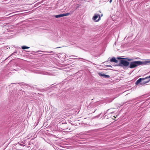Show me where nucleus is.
Returning <instances> with one entry per match:
<instances>
[{"mask_svg": "<svg viewBox=\"0 0 150 150\" xmlns=\"http://www.w3.org/2000/svg\"><path fill=\"white\" fill-rule=\"evenodd\" d=\"M117 59H121V58L120 57H118V58H117Z\"/></svg>", "mask_w": 150, "mask_h": 150, "instance_id": "dca6fc26", "label": "nucleus"}, {"mask_svg": "<svg viewBox=\"0 0 150 150\" xmlns=\"http://www.w3.org/2000/svg\"><path fill=\"white\" fill-rule=\"evenodd\" d=\"M112 0H110L109 2L111 3L112 2Z\"/></svg>", "mask_w": 150, "mask_h": 150, "instance_id": "f3484780", "label": "nucleus"}, {"mask_svg": "<svg viewBox=\"0 0 150 150\" xmlns=\"http://www.w3.org/2000/svg\"><path fill=\"white\" fill-rule=\"evenodd\" d=\"M47 75H51L48 72H47Z\"/></svg>", "mask_w": 150, "mask_h": 150, "instance_id": "a211bd4d", "label": "nucleus"}, {"mask_svg": "<svg viewBox=\"0 0 150 150\" xmlns=\"http://www.w3.org/2000/svg\"><path fill=\"white\" fill-rule=\"evenodd\" d=\"M142 65H144L147 64H150V60H146L143 62H142Z\"/></svg>", "mask_w": 150, "mask_h": 150, "instance_id": "0eeeda50", "label": "nucleus"}, {"mask_svg": "<svg viewBox=\"0 0 150 150\" xmlns=\"http://www.w3.org/2000/svg\"><path fill=\"white\" fill-rule=\"evenodd\" d=\"M62 14V17H63V16H68V15H69L70 14V13H63V14Z\"/></svg>", "mask_w": 150, "mask_h": 150, "instance_id": "9d476101", "label": "nucleus"}, {"mask_svg": "<svg viewBox=\"0 0 150 150\" xmlns=\"http://www.w3.org/2000/svg\"><path fill=\"white\" fill-rule=\"evenodd\" d=\"M150 81V75L145 78H139L137 81L135 83L136 85H137L140 83V85H144L148 83Z\"/></svg>", "mask_w": 150, "mask_h": 150, "instance_id": "f257e3e1", "label": "nucleus"}, {"mask_svg": "<svg viewBox=\"0 0 150 150\" xmlns=\"http://www.w3.org/2000/svg\"><path fill=\"white\" fill-rule=\"evenodd\" d=\"M79 6H77L76 7V9H77L79 8Z\"/></svg>", "mask_w": 150, "mask_h": 150, "instance_id": "2eb2a0df", "label": "nucleus"}, {"mask_svg": "<svg viewBox=\"0 0 150 150\" xmlns=\"http://www.w3.org/2000/svg\"><path fill=\"white\" fill-rule=\"evenodd\" d=\"M147 81V80L146 81Z\"/></svg>", "mask_w": 150, "mask_h": 150, "instance_id": "4be33fe9", "label": "nucleus"}, {"mask_svg": "<svg viewBox=\"0 0 150 150\" xmlns=\"http://www.w3.org/2000/svg\"><path fill=\"white\" fill-rule=\"evenodd\" d=\"M99 74L100 76L103 77L105 78H109L110 77V76L105 74L103 73H99Z\"/></svg>", "mask_w": 150, "mask_h": 150, "instance_id": "423d86ee", "label": "nucleus"}, {"mask_svg": "<svg viewBox=\"0 0 150 150\" xmlns=\"http://www.w3.org/2000/svg\"><path fill=\"white\" fill-rule=\"evenodd\" d=\"M142 64V61H136L131 62L129 66V67L132 69L135 68Z\"/></svg>", "mask_w": 150, "mask_h": 150, "instance_id": "7ed1b4c3", "label": "nucleus"}, {"mask_svg": "<svg viewBox=\"0 0 150 150\" xmlns=\"http://www.w3.org/2000/svg\"><path fill=\"white\" fill-rule=\"evenodd\" d=\"M59 127L62 129L65 130L68 129V126L67 122H65L64 123H59Z\"/></svg>", "mask_w": 150, "mask_h": 150, "instance_id": "20e7f679", "label": "nucleus"}, {"mask_svg": "<svg viewBox=\"0 0 150 150\" xmlns=\"http://www.w3.org/2000/svg\"><path fill=\"white\" fill-rule=\"evenodd\" d=\"M113 113V112H110V113H111V114H112V113Z\"/></svg>", "mask_w": 150, "mask_h": 150, "instance_id": "412c9836", "label": "nucleus"}, {"mask_svg": "<svg viewBox=\"0 0 150 150\" xmlns=\"http://www.w3.org/2000/svg\"><path fill=\"white\" fill-rule=\"evenodd\" d=\"M47 71H50V70L47 69Z\"/></svg>", "mask_w": 150, "mask_h": 150, "instance_id": "b1692460", "label": "nucleus"}, {"mask_svg": "<svg viewBox=\"0 0 150 150\" xmlns=\"http://www.w3.org/2000/svg\"><path fill=\"white\" fill-rule=\"evenodd\" d=\"M132 60V59H130L128 58H122V59L120 60L119 64L117 65L119 66L127 67L129 64V62L128 61H131Z\"/></svg>", "mask_w": 150, "mask_h": 150, "instance_id": "f03ea898", "label": "nucleus"}, {"mask_svg": "<svg viewBox=\"0 0 150 150\" xmlns=\"http://www.w3.org/2000/svg\"><path fill=\"white\" fill-rule=\"evenodd\" d=\"M106 66L107 67H110L111 68L112 67V66H111L110 65H106Z\"/></svg>", "mask_w": 150, "mask_h": 150, "instance_id": "ddd939ff", "label": "nucleus"}, {"mask_svg": "<svg viewBox=\"0 0 150 150\" xmlns=\"http://www.w3.org/2000/svg\"><path fill=\"white\" fill-rule=\"evenodd\" d=\"M93 20L96 21H98L100 19V16L99 15H95L93 17Z\"/></svg>", "mask_w": 150, "mask_h": 150, "instance_id": "39448f33", "label": "nucleus"}, {"mask_svg": "<svg viewBox=\"0 0 150 150\" xmlns=\"http://www.w3.org/2000/svg\"><path fill=\"white\" fill-rule=\"evenodd\" d=\"M101 114V113H100V114H99V115H97L96 117H100V115Z\"/></svg>", "mask_w": 150, "mask_h": 150, "instance_id": "4468645a", "label": "nucleus"}, {"mask_svg": "<svg viewBox=\"0 0 150 150\" xmlns=\"http://www.w3.org/2000/svg\"><path fill=\"white\" fill-rule=\"evenodd\" d=\"M30 48V47H26L25 46H22V47H21L22 49H23V50H25V49H28V48Z\"/></svg>", "mask_w": 150, "mask_h": 150, "instance_id": "9b49d317", "label": "nucleus"}, {"mask_svg": "<svg viewBox=\"0 0 150 150\" xmlns=\"http://www.w3.org/2000/svg\"><path fill=\"white\" fill-rule=\"evenodd\" d=\"M47 57H49V56H48L50 55V54H47Z\"/></svg>", "mask_w": 150, "mask_h": 150, "instance_id": "6ab92c4d", "label": "nucleus"}, {"mask_svg": "<svg viewBox=\"0 0 150 150\" xmlns=\"http://www.w3.org/2000/svg\"><path fill=\"white\" fill-rule=\"evenodd\" d=\"M110 110V109H108L107 111H105L104 112V115H105V114H106L107 112Z\"/></svg>", "mask_w": 150, "mask_h": 150, "instance_id": "f8f14e48", "label": "nucleus"}, {"mask_svg": "<svg viewBox=\"0 0 150 150\" xmlns=\"http://www.w3.org/2000/svg\"><path fill=\"white\" fill-rule=\"evenodd\" d=\"M110 61L111 62H114L115 63H117L118 61L116 59V58L114 57H113L110 59Z\"/></svg>", "mask_w": 150, "mask_h": 150, "instance_id": "6e6552de", "label": "nucleus"}, {"mask_svg": "<svg viewBox=\"0 0 150 150\" xmlns=\"http://www.w3.org/2000/svg\"><path fill=\"white\" fill-rule=\"evenodd\" d=\"M61 47H57V48H60Z\"/></svg>", "mask_w": 150, "mask_h": 150, "instance_id": "aec40b11", "label": "nucleus"}, {"mask_svg": "<svg viewBox=\"0 0 150 150\" xmlns=\"http://www.w3.org/2000/svg\"><path fill=\"white\" fill-rule=\"evenodd\" d=\"M96 110H95L94 112H93V113L94 112H95Z\"/></svg>", "mask_w": 150, "mask_h": 150, "instance_id": "5701e85b", "label": "nucleus"}, {"mask_svg": "<svg viewBox=\"0 0 150 150\" xmlns=\"http://www.w3.org/2000/svg\"><path fill=\"white\" fill-rule=\"evenodd\" d=\"M54 16L55 18H57L62 17V14H59L58 15Z\"/></svg>", "mask_w": 150, "mask_h": 150, "instance_id": "1a4fd4ad", "label": "nucleus"}]
</instances>
